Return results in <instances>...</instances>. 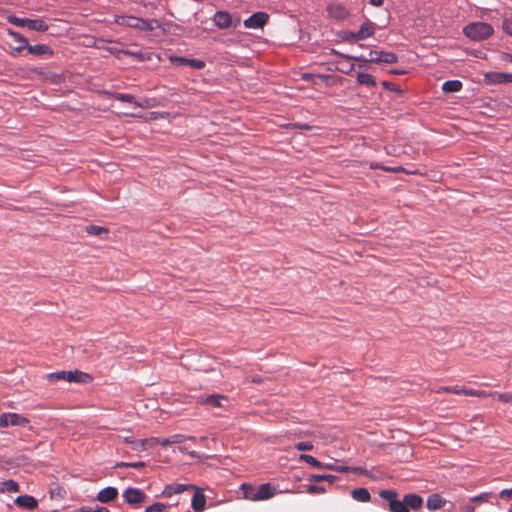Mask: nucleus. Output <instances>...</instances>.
Masks as SVG:
<instances>
[{"label":"nucleus","mask_w":512,"mask_h":512,"mask_svg":"<svg viewBox=\"0 0 512 512\" xmlns=\"http://www.w3.org/2000/svg\"><path fill=\"white\" fill-rule=\"evenodd\" d=\"M463 387H459V386H444V387H440L436 390V393L440 394V393H453V394H457V395H463Z\"/></svg>","instance_id":"72a5a7b5"},{"label":"nucleus","mask_w":512,"mask_h":512,"mask_svg":"<svg viewBox=\"0 0 512 512\" xmlns=\"http://www.w3.org/2000/svg\"><path fill=\"white\" fill-rule=\"evenodd\" d=\"M379 496L388 502L391 512H410L406 509L404 499H398V493L395 490H381Z\"/></svg>","instance_id":"39448f33"},{"label":"nucleus","mask_w":512,"mask_h":512,"mask_svg":"<svg viewBox=\"0 0 512 512\" xmlns=\"http://www.w3.org/2000/svg\"><path fill=\"white\" fill-rule=\"evenodd\" d=\"M15 503L25 509L33 510L37 507V500L30 495H21L15 499Z\"/></svg>","instance_id":"4be33fe9"},{"label":"nucleus","mask_w":512,"mask_h":512,"mask_svg":"<svg viewBox=\"0 0 512 512\" xmlns=\"http://www.w3.org/2000/svg\"><path fill=\"white\" fill-rule=\"evenodd\" d=\"M449 503L440 494L434 493L428 496L426 506L430 511H435L444 508Z\"/></svg>","instance_id":"4468645a"},{"label":"nucleus","mask_w":512,"mask_h":512,"mask_svg":"<svg viewBox=\"0 0 512 512\" xmlns=\"http://www.w3.org/2000/svg\"><path fill=\"white\" fill-rule=\"evenodd\" d=\"M347 59L360 61V62H373V63H387L394 64L398 61V57L396 54L387 51H376L371 50L369 52V58H365L364 56H345Z\"/></svg>","instance_id":"f03ea898"},{"label":"nucleus","mask_w":512,"mask_h":512,"mask_svg":"<svg viewBox=\"0 0 512 512\" xmlns=\"http://www.w3.org/2000/svg\"><path fill=\"white\" fill-rule=\"evenodd\" d=\"M81 512H110L107 508L105 507H96L95 509L91 508V507H82L80 509Z\"/></svg>","instance_id":"09e8293b"},{"label":"nucleus","mask_w":512,"mask_h":512,"mask_svg":"<svg viewBox=\"0 0 512 512\" xmlns=\"http://www.w3.org/2000/svg\"><path fill=\"white\" fill-rule=\"evenodd\" d=\"M322 469H329V470H335L336 471V466L329 463V464H324V467Z\"/></svg>","instance_id":"4d7b16f0"},{"label":"nucleus","mask_w":512,"mask_h":512,"mask_svg":"<svg viewBox=\"0 0 512 512\" xmlns=\"http://www.w3.org/2000/svg\"><path fill=\"white\" fill-rule=\"evenodd\" d=\"M505 59L512 62V54H507Z\"/></svg>","instance_id":"052dcab7"},{"label":"nucleus","mask_w":512,"mask_h":512,"mask_svg":"<svg viewBox=\"0 0 512 512\" xmlns=\"http://www.w3.org/2000/svg\"><path fill=\"white\" fill-rule=\"evenodd\" d=\"M406 509L410 511L412 510H419L423 505V498L415 493H409L404 495L403 497Z\"/></svg>","instance_id":"dca6fc26"},{"label":"nucleus","mask_w":512,"mask_h":512,"mask_svg":"<svg viewBox=\"0 0 512 512\" xmlns=\"http://www.w3.org/2000/svg\"><path fill=\"white\" fill-rule=\"evenodd\" d=\"M213 21L220 29H227L232 25V17L226 11H218L215 13Z\"/></svg>","instance_id":"2eb2a0df"},{"label":"nucleus","mask_w":512,"mask_h":512,"mask_svg":"<svg viewBox=\"0 0 512 512\" xmlns=\"http://www.w3.org/2000/svg\"><path fill=\"white\" fill-rule=\"evenodd\" d=\"M66 381L67 382H76V383H88L91 381V376L87 373L75 370V371H67L66 373Z\"/></svg>","instance_id":"aec40b11"},{"label":"nucleus","mask_w":512,"mask_h":512,"mask_svg":"<svg viewBox=\"0 0 512 512\" xmlns=\"http://www.w3.org/2000/svg\"><path fill=\"white\" fill-rule=\"evenodd\" d=\"M125 442L130 444L131 446L133 444H139V446L141 447V449L143 451V450H146V448L148 446L149 440L148 439H142V440L137 441V440L132 439L131 437H126L125 438Z\"/></svg>","instance_id":"ea45409f"},{"label":"nucleus","mask_w":512,"mask_h":512,"mask_svg":"<svg viewBox=\"0 0 512 512\" xmlns=\"http://www.w3.org/2000/svg\"><path fill=\"white\" fill-rule=\"evenodd\" d=\"M85 231H86L89 235H93V236H99V235H101L102 233H104V234H107V233H108V229H107V228L102 227V226H97V225H89V226H86V227H85Z\"/></svg>","instance_id":"473e14b6"},{"label":"nucleus","mask_w":512,"mask_h":512,"mask_svg":"<svg viewBox=\"0 0 512 512\" xmlns=\"http://www.w3.org/2000/svg\"><path fill=\"white\" fill-rule=\"evenodd\" d=\"M299 459L301 461H304L305 463L315 467V468H319V469H322L324 467V463L318 461L315 457H313L312 455H308V454H301Z\"/></svg>","instance_id":"c756f323"},{"label":"nucleus","mask_w":512,"mask_h":512,"mask_svg":"<svg viewBox=\"0 0 512 512\" xmlns=\"http://www.w3.org/2000/svg\"><path fill=\"white\" fill-rule=\"evenodd\" d=\"M382 86L390 91L401 92V89L399 87H396L393 83L388 81H383Z\"/></svg>","instance_id":"8fccbe9b"},{"label":"nucleus","mask_w":512,"mask_h":512,"mask_svg":"<svg viewBox=\"0 0 512 512\" xmlns=\"http://www.w3.org/2000/svg\"><path fill=\"white\" fill-rule=\"evenodd\" d=\"M116 467H130V468H134V469H141L143 467H145V463L140 461V462H120V463H117Z\"/></svg>","instance_id":"a19ab883"},{"label":"nucleus","mask_w":512,"mask_h":512,"mask_svg":"<svg viewBox=\"0 0 512 512\" xmlns=\"http://www.w3.org/2000/svg\"><path fill=\"white\" fill-rule=\"evenodd\" d=\"M276 493V487L271 483L261 484L260 486L256 487L255 502L268 500L275 496Z\"/></svg>","instance_id":"9d476101"},{"label":"nucleus","mask_w":512,"mask_h":512,"mask_svg":"<svg viewBox=\"0 0 512 512\" xmlns=\"http://www.w3.org/2000/svg\"><path fill=\"white\" fill-rule=\"evenodd\" d=\"M350 471L356 473V474H366V470L361 467H353L350 468Z\"/></svg>","instance_id":"603ef678"},{"label":"nucleus","mask_w":512,"mask_h":512,"mask_svg":"<svg viewBox=\"0 0 512 512\" xmlns=\"http://www.w3.org/2000/svg\"><path fill=\"white\" fill-rule=\"evenodd\" d=\"M66 373H67V371H59V372L50 373L48 375V378L51 381H59V380L66 381Z\"/></svg>","instance_id":"79ce46f5"},{"label":"nucleus","mask_w":512,"mask_h":512,"mask_svg":"<svg viewBox=\"0 0 512 512\" xmlns=\"http://www.w3.org/2000/svg\"><path fill=\"white\" fill-rule=\"evenodd\" d=\"M492 497V493L490 492H484V493H481L473 498H471V500L473 502H483V501H489V499Z\"/></svg>","instance_id":"a18cd8bd"},{"label":"nucleus","mask_w":512,"mask_h":512,"mask_svg":"<svg viewBox=\"0 0 512 512\" xmlns=\"http://www.w3.org/2000/svg\"><path fill=\"white\" fill-rule=\"evenodd\" d=\"M118 496V490L115 487L109 486L100 490L96 499L101 503H109L115 500Z\"/></svg>","instance_id":"f3484780"},{"label":"nucleus","mask_w":512,"mask_h":512,"mask_svg":"<svg viewBox=\"0 0 512 512\" xmlns=\"http://www.w3.org/2000/svg\"><path fill=\"white\" fill-rule=\"evenodd\" d=\"M357 82L367 87H374L376 85L374 77L368 73H358Z\"/></svg>","instance_id":"c85d7f7f"},{"label":"nucleus","mask_w":512,"mask_h":512,"mask_svg":"<svg viewBox=\"0 0 512 512\" xmlns=\"http://www.w3.org/2000/svg\"><path fill=\"white\" fill-rule=\"evenodd\" d=\"M309 494H323L326 492V489L323 486L318 485H309L306 489Z\"/></svg>","instance_id":"37998d69"},{"label":"nucleus","mask_w":512,"mask_h":512,"mask_svg":"<svg viewBox=\"0 0 512 512\" xmlns=\"http://www.w3.org/2000/svg\"><path fill=\"white\" fill-rule=\"evenodd\" d=\"M189 454H190L192 457H196V456H197V453H196L195 451L189 452Z\"/></svg>","instance_id":"e2e57ef3"},{"label":"nucleus","mask_w":512,"mask_h":512,"mask_svg":"<svg viewBox=\"0 0 512 512\" xmlns=\"http://www.w3.org/2000/svg\"><path fill=\"white\" fill-rule=\"evenodd\" d=\"M508 512H512V508Z\"/></svg>","instance_id":"69168bd1"},{"label":"nucleus","mask_w":512,"mask_h":512,"mask_svg":"<svg viewBox=\"0 0 512 512\" xmlns=\"http://www.w3.org/2000/svg\"><path fill=\"white\" fill-rule=\"evenodd\" d=\"M294 435H295V436H297V437H303V436H306V435H307V433H306V432H302V431H300V432H298V433H295Z\"/></svg>","instance_id":"13d9d810"},{"label":"nucleus","mask_w":512,"mask_h":512,"mask_svg":"<svg viewBox=\"0 0 512 512\" xmlns=\"http://www.w3.org/2000/svg\"><path fill=\"white\" fill-rule=\"evenodd\" d=\"M189 489H196V486L193 484L172 483L165 486L164 490L162 491V495L165 497H171Z\"/></svg>","instance_id":"9b49d317"},{"label":"nucleus","mask_w":512,"mask_h":512,"mask_svg":"<svg viewBox=\"0 0 512 512\" xmlns=\"http://www.w3.org/2000/svg\"><path fill=\"white\" fill-rule=\"evenodd\" d=\"M499 497L504 500H511L512 499V487L509 489H503L499 493Z\"/></svg>","instance_id":"de8ad7c7"},{"label":"nucleus","mask_w":512,"mask_h":512,"mask_svg":"<svg viewBox=\"0 0 512 512\" xmlns=\"http://www.w3.org/2000/svg\"><path fill=\"white\" fill-rule=\"evenodd\" d=\"M462 392H463V395H465V396H474V397H480V398L493 397V395H495V393L492 391L474 390V389H467V388H463Z\"/></svg>","instance_id":"cd10ccee"},{"label":"nucleus","mask_w":512,"mask_h":512,"mask_svg":"<svg viewBox=\"0 0 512 512\" xmlns=\"http://www.w3.org/2000/svg\"><path fill=\"white\" fill-rule=\"evenodd\" d=\"M115 22L118 25L136 28L141 31H152L159 27V22L157 20L148 21L143 18L126 15L116 16Z\"/></svg>","instance_id":"f257e3e1"},{"label":"nucleus","mask_w":512,"mask_h":512,"mask_svg":"<svg viewBox=\"0 0 512 512\" xmlns=\"http://www.w3.org/2000/svg\"><path fill=\"white\" fill-rule=\"evenodd\" d=\"M464 33L473 40L481 41L492 35L493 28L488 23L475 22L467 25L464 28Z\"/></svg>","instance_id":"7ed1b4c3"},{"label":"nucleus","mask_w":512,"mask_h":512,"mask_svg":"<svg viewBox=\"0 0 512 512\" xmlns=\"http://www.w3.org/2000/svg\"><path fill=\"white\" fill-rule=\"evenodd\" d=\"M194 490L191 506L196 512H202L206 505V497L199 488L196 487Z\"/></svg>","instance_id":"a211bd4d"},{"label":"nucleus","mask_w":512,"mask_h":512,"mask_svg":"<svg viewBox=\"0 0 512 512\" xmlns=\"http://www.w3.org/2000/svg\"><path fill=\"white\" fill-rule=\"evenodd\" d=\"M352 497L354 500L359 502H368L371 499V495L366 488H357L352 491Z\"/></svg>","instance_id":"bb28decb"},{"label":"nucleus","mask_w":512,"mask_h":512,"mask_svg":"<svg viewBox=\"0 0 512 512\" xmlns=\"http://www.w3.org/2000/svg\"><path fill=\"white\" fill-rule=\"evenodd\" d=\"M307 479L310 482L328 481L332 483L336 479V477L330 474H311L308 476Z\"/></svg>","instance_id":"7c9ffc66"},{"label":"nucleus","mask_w":512,"mask_h":512,"mask_svg":"<svg viewBox=\"0 0 512 512\" xmlns=\"http://www.w3.org/2000/svg\"><path fill=\"white\" fill-rule=\"evenodd\" d=\"M351 69H353V65H351L350 69L349 70H344V69H341V72H345V73H348Z\"/></svg>","instance_id":"0e129e2a"},{"label":"nucleus","mask_w":512,"mask_h":512,"mask_svg":"<svg viewBox=\"0 0 512 512\" xmlns=\"http://www.w3.org/2000/svg\"><path fill=\"white\" fill-rule=\"evenodd\" d=\"M133 450H142L139 444H133L131 447Z\"/></svg>","instance_id":"bf43d9fd"},{"label":"nucleus","mask_w":512,"mask_h":512,"mask_svg":"<svg viewBox=\"0 0 512 512\" xmlns=\"http://www.w3.org/2000/svg\"><path fill=\"white\" fill-rule=\"evenodd\" d=\"M495 395L493 397L497 398L498 401L502 403H510L512 404V395L510 393H500L494 392Z\"/></svg>","instance_id":"58836bf2"},{"label":"nucleus","mask_w":512,"mask_h":512,"mask_svg":"<svg viewBox=\"0 0 512 512\" xmlns=\"http://www.w3.org/2000/svg\"><path fill=\"white\" fill-rule=\"evenodd\" d=\"M503 30L512 36V18L505 19L502 23Z\"/></svg>","instance_id":"49530a36"},{"label":"nucleus","mask_w":512,"mask_h":512,"mask_svg":"<svg viewBox=\"0 0 512 512\" xmlns=\"http://www.w3.org/2000/svg\"><path fill=\"white\" fill-rule=\"evenodd\" d=\"M186 440L196 441V438L194 436H186L183 434H174V435L170 436L171 445L172 444H180Z\"/></svg>","instance_id":"f704fd0d"},{"label":"nucleus","mask_w":512,"mask_h":512,"mask_svg":"<svg viewBox=\"0 0 512 512\" xmlns=\"http://www.w3.org/2000/svg\"><path fill=\"white\" fill-rule=\"evenodd\" d=\"M375 32V24L371 21L364 22L357 33H352L351 37L355 40H364L371 37Z\"/></svg>","instance_id":"f8f14e48"},{"label":"nucleus","mask_w":512,"mask_h":512,"mask_svg":"<svg viewBox=\"0 0 512 512\" xmlns=\"http://www.w3.org/2000/svg\"><path fill=\"white\" fill-rule=\"evenodd\" d=\"M122 53L124 55H129V56H133L135 58L141 59V53H139V52H132V51H127L126 50V51H122Z\"/></svg>","instance_id":"3c124183"},{"label":"nucleus","mask_w":512,"mask_h":512,"mask_svg":"<svg viewBox=\"0 0 512 512\" xmlns=\"http://www.w3.org/2000/svg\"><path fill=\"white\" fill-rule=\"evenodd\" d=\"M294 127L299 128V129H306V130L311 129V127L308 124H295Z\"/></svg>","instance_id":"6e6d98bb"},{"label":"nucleus","mask_w":512,"mask_h":512,"mask_svg":"<svg viewBox=\"0 0 512 512\" xmlns=\"http://www.w3.org/2000/svg\"><path fill=\"white\" fill-rule=\"evenodd\" d=\"M485 80L490 84L511 83L512 74L502 72H489L485 74Z\"/></svg>","instance_id":"ddd939ff"},{"label":"nucleus","mask_w":512,"mask_h":512,"mask_svg":"<svg viewBox=\"0 0 512 512\" xmlns=\"http://www.w3.org/2000/svg\"><path fill=\"white\" fill-rule=\"evenodd\" d=\"M0 490L2 492L16 493L19 491V485L14 480H6L2 483Z\"/></svg>","instance_id":"2f4dec72"},{"label":"nucleus","mask_w":512,"mask_h":512,"mask_svg":"<svg viewBox=\"0 0 512 512\" xmlns=\"http://www.w3.org/2000/svg\"><path fill=\"white\" fill-rule=\"evenodd\" d=\"M167 505L161 502H156L145 509V512H164Z\"/></svg>","instance_id":"4c0bfd02"},{"label":"nucleus","mask_w":512,"mask_h":512,"mask_svg":"<svg viewBox=\"0 0 512 512\" xmlns=\"http://www.w3.org/2000/svg\"><path fill=\"white\" fill-rule=\"evenodd\" d=\"M269 19V15L265 12H256L244 21V26L249 29L262 28Z\"/></svg>","instance_id":"6e6552de"},{"label":"nucleus","mask_w":512,"mask_h":512,"mask_svg":"<svg viewBox=\"0 0 512 512\" xmlns=\"http://www.w3.org/2000/svg\"><path fill=\"white\" fill-rule=\"evenodd\" d=\"M240 490L243 494L244 499L254 501L256 496V487L249 483H243L240 486Z\"/></svg>","instance_id":"a878e982"},{"label":"nucleus","mask_w":512,"mask_h":512,"mask_svg":"<svg viewBox=\"0 0 512 512\" xmlns=\"http://www.w3.org/2000/svg\"><path fill=\"white\" fill-rule=\"evenodd\" d=\"M171 61L174 64L188 65L195 69H202L205 67L204 61L199 60V59H189V58H185V57H174V58H171Z\"/></svg>","instance_id":"6ab92c4d"},{"label":"nucleus","mask_w":512,"mask_h":512,"mask_svg":"<svg viewBox=\"0 0 512 512\" xmlns=\"http://www.w3.org/2000/svg\"><path fill=\"white\" fill-rule=\"evenodd\" d=\"M329 15L337 20L345 19L348 16V11L340 4H333L328 8Z\"/></svg>","instance_id":"5701e85b"},{"label":"nucleus","mask_w":512,"mask_h":512,"mask_svg":"<svg viewBox=\"0 0 512 512\" xmlns=\"http://www.w3.org/2000/svg\"><path fill=\"white\" fill-rule=\"evenodd\" d=\"M104 95L109 97V98H113V99H116L118 101H121V102H127V103H130V104H133L135 107H140V108H147L148 107V103L147 102L140 103V102L136 101L135 97L133 95H131V94L105 91Z\"/></svg>","instance_id":"1a4fd4ad"},{"label":"nucleus","mask_w":512,"mask_h":512,"mask_svg":"<svg viewBox=\"0 0 512 512\" xmlns=\"http://www.w3.org/2000/svg\"><path fill=\"white\" fill-rule=\"evenodd\" d=\"M122 496L124 501L131 506L140 505L147 498L146 494L142 490L134 487H128L125 489Z\"/></svg>","instance_id":"423d86ee"},{"label":"nucleus","mask_w":512,"mask_h":512,"mask_svg":"<svg viewBox=\"0 0 512 512\" xmlns=\"http://www.w3.org/2000/svg\"><path fill=\"white\" fill-rule=\"evenodd\" d=\"M7 21L18 27H27L32 31L45 32L48 30V25L41 19L19 18L14 15H9L7 16Z\"/></svg>","instance_id":"20e7f679"},{"label":"nucleus","mask_w":512,"mask_h":512,"mask_svg":"<svg viewBox=\"0 0 512 512\" xmlns=\"http://www.w3.org/2000/svg\"><path fill=\"white\" fill-rule=\"evenodd\" d=\"M8 34L13 37V39L19 43V46L15 48V51L17 52H21L22 50L24 49H27L29 43H28V40L27 38H25L23 35H21L20 33L16 32V31H13L11 29L8 30Z\"/></svg>","instance_id":"b1692460"},{"label":"nucleus","mask_w":512,"mask_h":512,"mask_svg":"<svg viewBox=\"0 0 512 512\" xmlns=\"http://www.w3.org/2000/svg\"><path fill=\"white\" fill-rule=\"evenodd\" d=\"M313 444L312 442H298L295 444V448L299 451H310L313 449Z\"/></svg>","instance_id":"c03bdc74"},{"label":"nucleus","mask_w":512,"mask_h":512,"mask_svg":"<svg viewBox=\"0 0 512 512\" xmlns=\"http://www.w3.org/2000/svg\"><path fill=\"white\" fill-rule=\"evenodd\" d=\"M29 420L17 413H3L0 415V427L8 426H25L29 424Z\"/></svg>","instance_id":"0eeeda50"},{"label":"nucleus","mask_w":512,"mask_h":512,"mask_svg":"<svg viewBox=\"0 0 512 512\" xmlns=\"http://www.w3.org/2000/svg\"><path fill=\"white\" fill-rule=\"evenodd\" d=\"M222 400H225L222 396L210 395L205 399L204 403L213 407H220Z\"/></svg>","instance_id":"c9c22d12"},{"label":"nucleus","mask_w":512,"mask_h":512,"mask_svg":"<svg viewBox=\"0 0 512 512\" xmlns=\"http://www.w3.org/2000/svg\"><path fill=\"white\" fill-rule=\"evenodd\" d=\"M148 440H149L148 446H152L154 444H160L161 446L166 447L168 445H171L170 437H167V438L152 437Z\"/></svg>","instance_id":"e433bc0d"},{"label":"nucleus","mask_w":512,"mask_h":512,"mask_svg":"<svg viewBox=\"0 0 512 512\" xmlns=\"http://www.w3.org/2000/svg\"><path fill=\"white\" fill-rule=\"evenodd\" d=\"M30 54L36 55V56H52L53 50L46 44H36L31 45L29 44L26 49Z\"/></svg>","instance_id":"412c9836"},{"label":"nucleus","mask_w":512,"mask_h":512,"mask_svg":"<svg viewBox=\"0 0 512 512\" xmlns=\"http://www.w3.org/2000/svg\"><path fill=\"white\" fill-rule=\"evenodd\" d=\"M390 72H391L392 74H396V75H398V74H401V73H402L401 71H398V70H391Z\"/></svg>","instance_id":"680f3d73"},{"label":"nucleus","mask_w":512,"mask_h":512,"mask_svg":"<svg viewBox=\"0 0 512 512\" xmlns=\"http://www.w3.org/2000/svg\"><path fill=\"white\" fill-rule=\"evenodd\" d=\"M336 471H338V472L350 471V467H348V466H336Z\"/></svg>","instance_id":"5fc2aeb1"},{"label":"nucleus","mask_w":512,"mask_h":512,"mask_svg":"<svg viewBox=\"0 0 512 512\" xmlns=\"http://www.w3.org/2000/svg\"><path fill=\"white\" fill-rule=\"evenodd\" d=\"M463 87V84L459 80H448L445 81L442 85V90L444 93H454L459 92Z\"/></svg>","instance_id":"393cba45"},{"label":"nucleus","mask_w":512,"mask_h":512,"mask_svg":"<svg viewBox=\"0 0 512 512\" xmlns=\"http://www.w3.org/2000/svg\"><path fill=\"white\" fill-rule=\"evenodd\" d=\"M369 2L374 6L380 7L383 5L384 0H369Z\"/></svg>","instance_id":"864d4df0"}]
</instances>
